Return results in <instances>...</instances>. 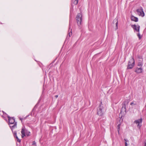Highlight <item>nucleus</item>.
I'll use <instances>...</instances> for the list:
<instances>
[{"mask_svg":"<svg viewBox=\"0 0 146 146\" xmlns=\"http://www.w3.org/2000/svg\"><path fill=\"white\" fill-rule=\"evenodd\" d=\"M13 134L14 136V137H15L16 136H17V132L16 131H14V132H13Z\"/></svg>","mask_w":146,"mask_h":146,"instance_id":"nucleus-17","label":"nucleus"},{"mask_svg":"<svg viewBox=\"0 0 146 146\" xmlns=\"http://www.w3.org/2000/svg\"><path fill=\"white\" fill-rule=\"evenodd\" d=\"M126 109L125 107V104H124L123 105L122 107L121 110V112H126Z\"/></svg>","mask_w":146,"mask_h":146,"instance_id":"nucleus-11","label":"nucleus"},{"mask_svg":"<svg viewBox=\"0 0 146 146\" xmlns=\"http://www.w3.org/2000/svg\"><path fill=\"white\" fill-rule=\"evenodd\" d=\"M124 140L125 141V142H127V141H128L127 140V139H125Z\"/></svg>","mask_w":146,"mask_h":146,"instance_id":"nucleus-25","label":"nucleus"},{"mask_svg":"<svg viewBox=\"0 0 146 146\" xmlns=\"http://www.w3.org/2000/svg\"><path fill=\"white\" fill-rule=\"evenodd\" d=\"M127 144L126 142H125V146H127Z\"/></svg>","mask_w":146,"mask_h":146,"instance_id":"nucleus-24","label":"nucleus"},{"mask_svg":"<svg viewBox=\"0 0 146 146\" xmlns=\"http://www.w3.org/2000/svg\"><path fill=\"white\" fill-rule=\"evenodd\" d=\"M118 132H119V130H118Z\"/></svg>","mask_w":146,"mask_h":146,"instance_id":"nucleus-29","label":"nucleus"},{"mask_svg":"<svg viewBox=\"0 0 146 146\" xmlns=\"http://www.w3.org/2000/svg\"><path fill=\"white\" fill-rule=\"evenodd\" d=\"M55 97H56V98H57L58 97V95H56L55 96Z\"/></svg>","mask_w":146,"mask_h":146,"instance_id":"nucleus-26","label":"nucleus"},{"mask_svg":"<svg viewBox=\"0 0 146 146\" xmlns=\"http://www.w3.org/2000/svg\"><path fill=\"white\" fill-rule=\"evenodd\" d=\"M25 136V134H24V135L23 134H22V135H21V137L22 138H23V137L24 136Z\"/></svg>","mask_w":146,"mask_h":146,"instance_id":"nucleus-22","label":"nucleus"},{"mask_svg":"<svg viewBox=\"0 0 146 146\" xmlns=\"http://www.w3.org/2000/svg\"><path fill=\"white\" fill-rule=\"evenodd\" d=\"M21 133L22 134L24 135L25 134V129L24 128H23L21 131Z\"/></svg>","mask_w":146,"mask_h":146,"instance_id":"nucleus-14","label":"nucleus"},{"mask_svg":"<svg viewBox=\"0 0 146 146\" xmlns=\"http://www.w3.org/2000/svg\"><path fill=\"white\" fill-rule=\"evenodd\" d=\"M137 36L139 37V39H140L141 38V37L140 36V35L139 33H138L137 34Z\"/></svg>","mask_w":146,"mask_h":146,"instance_id":"nucleus-19","label":"nucleus"},{"mask_svg":"<svg viewBox=\"0 0 146 146\" xmlns=\"http://www.w3.org/2000/svg\"><path fill=\"white\" fill-rule=\"evenodd\" d=\"M76 19L78 26H80L82 21V15L81 13L78 14L76 17Z\"/></svg>","mask_w":146,"mask_h":146,"instance_id":"nucleus-3","label":"nucleus"},{"mask_svg":"<svg viewBox=\"0 0 146 146\" xmlns=\"http://www.w3.org/2000/svg\"><path fill=\"white\" fill-rule=\"evenodd\" d=\"M136 12L137 14L140 16L143 17L145 16V13L143 11V8L141 7L137 9L136 10Z\"/></svg>","mask_w":146,"mask_h":146,"instance_id":"nucleus-4","label":"nucleus"},{"mask_svg":"<svg viewBox=\"0 0 146 146\" xmlns=\"http://www.w3.org/2000/svg\"><path fill=\"white\" fill-rule=\"evenodd\" d=\"M74 1H72V2L74 3V4L75 5H77L78 2V0H74Z\"/></svg>","mask_w":146,"mask_h":146,"instance_id":"nucleus-15","label":"nucleus"},{"mask_svg":"<svg viewBox=\"0 0 146 146\" xmlns=\"http://www.w3.org/2000/svg\"><path fill=\"white\" fill-rule=\"evenodd\" d=\"M104 113V108L102 104V102H101L99 107L97 109V113L98 115H99L101 116L103 115Z\"/></svg>","mask_w":146,"mask_h":146,"instance_id":"nucleus-1","label":"nucleus"},{"mask_svg":"<svg viewBox=\"0 0 146 146\" xmlns=\"http://www.w3.org/2000/svg\"><path fill=\"white\" fill-rule=\"evenodd\" d=\"M8 117L9 118V124H14L15 119L9 116H8Z\"/></svg>","mask_w":146,"mask_h":146,"instance_id":"nucleus-8","label":"nucleus"},{"mask_svg":"<svg viewBox=\"0 0 146 146\" xmlns=\"http://www.w3.org/2000/svg\"><path fill=\"white\" fill-rule=\"evenodd\" d=\"M135 65V60L133 58H131L129 62L127 69L132 68Z\"/></svg>","mask_w":146,"mask_h":146,"instance_id":"nucleus-2","label":"nucleus"},{"mask_svg":"<svg viewBox=\"0 0 146 146\" xmlns=\"http://www.w3.org/2000/svg\"><path fill=\"white\" fill-rule=\"evenodd\" d=\"M143 69L142 67H137L135 68V72L137 74H140L142 72Z\"/></svg>","mask_w":146,"mask_h":146,"instance_id":"nucleus-6","label":"nucleus"},{"mask_svg":"<svg viewBox=\"0 0 146 146\" xmlns=\"http://www.w3.org/2000/svg\"><path fill=\"white\" fill-rule=\"evenodd\" d=\"M145 146H146V141H145Z\"/></svg>","mask_w":146,"mask_h":146,"instance_id":"nucleus-27","label":"nucleus"},{"mask_svg":"<svg viewBox=\"0 0 146 146\" xmlns=\"http://www.w3.org/2000/svg\"><path fill=\"white\" fill-rule=\"evenodd\" d=\"M72 29H71V31L69 33V36H70L72 35V32H71Z\"/></svg>","mask_w":146,"mask_h":146,"instance_id":"nucleus-18","label":"nucleus"},{"mask_svg":"<svg viewBox=\"0 0 146 146\" xmlns=\"http://www.w3.org/2000/svg\"><path fill=\"white\" fill-rule=\"evenodd\" d=\"M119 125H120V124H119V125H118V129H119Z\"/></svg>","mask_w":146,"mask_h":146,"instance_id":"nucleus-28","label":"nucleus"},{"mask_svg":"<svg viewBox=\"0 0 146 146\" xmlns=\"http://www.w3.org/2000/svg\"><path fill=\"white\" fill-rule=\"evenodd\" d=\"M143 65V63L142 62H139L138 63L137 66L140 67H141Z\"/></svg>","mask_w":146,"mask_h":146,"instance_id":"nucleus-13","label":"nucleus"},{"mask_svg":"<svg viewBox=\"0 0 146 146\" xmlns=\"http://www.w3.org/2000/svg\"><path fill=\"white\" fill-rule=\"evenodd\" d=\"M142 119L141 118L140 119H139L135 120V121H134V123L137 124V127H138L139 128H140L141 125V123H142Z\"/></svg>","mask_w":146,"mask_h":146,"instance_id":"nucleus-5","label":"nucleus"},{"mask_svg":"<svg viewBox=\"0 0 146 146\" xmlns=\"http://www.w3.org/2000/svg\"><path fill=\"white\" fill-rule=\"evenodd\" d=\"M9 125H10V127L12 130L16 127V122L14 124H9Z\"/></svg>","mask_w":146,"mask_h":146,"instance_id":"nucleus-10","label":"nucleus"},{"mask_svg":"<svg viewBox=\"0 0 146 146\" xmlns=\"http://www.w3.org/2000/svg\"><path fill=\"white\" fill-rule=\"evenodd\" d=\"M15 137H16L17 141L19 142H21V140L19 139L17 136H16Z\"/></svg>","mask_w":146,"mask_h":146,"instance_id":"nucleus-16","label":"nucleus"},{"mask_svg":"<svg viewBox=\"0 0 146 146\" xmlns=\"http://www.w3.org/2000/svg\"><path fill=\"white\" fill-rule=\"evenodd\" d=\"M131 27L134 29V30H135L136 31L139 32L140 26L139 25H132Z\"/></svg>","mask_w":146,"mask_h":146,"instance_id":"nucleus-7","label":"nucleus"},{"mask_svg":"<svg viewBox=\"0 0 146 146\" xmlns=\"http://www.w3.org/2000/svg\"><path fill=\"white\" fill-rule=\"evenodd\" d=\"M131 19L132 21L135 22H137L138 20V18L137 17H135L133 15L131 16Z\"/></svg>","mask_w":146,"mask_h":146,"instance_id":"nucleus-9","label":"nucleus"},{"mask_svg":"<svg viewBox=\"0 0 146 146\" xmlns=\"http://www.w3.org/2000/svg\"><path fill=\"white\" fill-rule=\"evenodd\" d=\"M71 28L70 27V24H69V29H70Z\"/></svg>","mask_w":146,"mask_h":146,"instance_id":"nucleus-23","label":"nucleus"},{"mask_svg":"<svg viewBox=\"0 0 146 146\" xmlns=\"http://www.w3.org/2000/svg\"><path fill=\"white\" fill-rule=\"evenodd\" d=\"M115 23V25H116V28L115 29V30H116L118 29V21L117 20V19H114L113 21V23Z\"/></svg>","mask_w":146,"mask_h":146,"instance_id":"nucleus-12","label":"nucleus"},{"mask_svg":"<svg viewBox=\"0 0 146 146\" xmlns=\"http://www.w3.org/2000/svg\"><path fill=\"white\" fill-rule=\"evenodd\" d=\"M130 105H131V106H132V105H135V104H134V103H133V102H131V104H130Z\"/></svg>","mask_w":146,"mask_h":146,"instance_id":"nucleus-21","label":"nucleus"},{"mask_svg":"<svg viewBox=\"0 0 146 146\" xmlns=\"http://www.w3.org/2000/svg\"><path fill=\"white\" fill-rule=\"evenodd\" d=\"M32 144L33 145H36V143L35 141H34L33 142Z\"/></svg>","mask_w":146,"mask_h":146,"instance_id":"nucleus-20","label":"nucleus"}]
</instances>
